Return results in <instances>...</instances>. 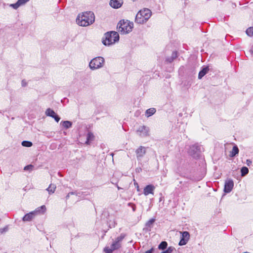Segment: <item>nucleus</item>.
<instances>
[{"label":"nucleus","mask_w":253,"mask_h":253,"mask_svg":"<svg viewBox=\"0 0 253 253\" xmlns=\"http://www.w3.org/2000/svg\"><path fill=\"white\" fill-rule=\"evenodd\" d=\"M123 3V0H110L109 5L114 9H118L122 6Z\"/></svg>","instance_id":"f8f14e48"},{"label":"nucleus","mask_w":253,"mask_h":253,"mask_svg":"<svg viewBox=\"0 0 253 253\" xmlns=\"http://www.w3.org/2000/svg\"><path fill=\"white\" fill-rule=\"evenodd\" d=\"M104 252H105L106 253H108V252H107V251L106 250V247L104 249Z\"/></svg>","instance_id":"37998d69"},{"label":"nucleus","mask_w":253,"mask_h":253,"mask_svg":"<svg viewBox=\"0 0 253 253\" xmlns=\"http://www.w3.org/2000/svg\"><path fill=\"white\" fill-rule=\"evenodd\" d=\"M241 176H244L249 173V169L246 167H243L241 169Z\"/></svg>","instance_id":"bb28decb"},{"label":"nucleus","mask_w":253,"mask_h":253,"mask_svg":"<svg viewBox=\"0 0 253 253\" xmlns=\"http://www.w3.org/2000/svg\"><path fill=\"white\" fill-rule=\"evenodd\" d=\"M188 240H185L184 239H180L178 245L179 246L185 245L187 244Z\"/></svg>","instance_id":"473e14b6"},{"label":"nucleus","mask_w":253,"mask_h":253,"mask_svg":"<svg viewBox=\"0 0 253 253\" xmlns=\"http://www.w3.org/2000/svg\"><path fill=\"white\" fill-rule=\"evenodd\" d=\"M181 234V239H184L186 240H189L190 237V234L187 231H184L183 232H180Z\"/></svg>","instance_id":"b1692460"},{"label":"nucleus","mask_w":253,"mask_h":253,"mask_svg":"<svg viewBox=\"0 0 253 253\" xmlns=\"http://www.w3.org/2000/svg\"><path fill=\"white\" fill-rule=\"evenodd\" d=\"M119 34L115 31L108 32L105 34V39L103 40L102 43L106 46H109L114 44L119 41Z\"/></svg>","instance_id":"7ed1b4c3"},{"label":"nucleus","mask_w":253,"mask_h":253,"mask_svg":"<svg viewBox=\"0 0 253 253\" xmlns=\"http://www.w3.org/2000/svg\"><path fill=\"white\" fill-rule=\"evenodd\" d=\"M146 150H147V147H145L143 146H139L135 150V152L136 154V159L138 161H141L142 159L143 158V157L145 156V155L146 153Z\"/></svg>","instance_id":"6e6552de"},{"label":"nucleus","mask_w":253,"mask_h":253,"mask_svg":"<svg viewBox=\"0 0 253 253\" xmlns=\"http://www.w3.org/2000/svg\"><path fill=\"white\" fill-rule=\"evenodd\" d=\"M250 52H251V53L253 55V50H250Z\"/></svg>","instance_id":"c03bdc74"},{"label":"nucleus","mask_w":253,"mask_h":253,"mask_svg":"<svg viewBox=\"0 0 253 253\" xmlns=\"http://www.w3.org/2000/svg\"><path fill=\"white\" fill-rule=\"evenodd\" d=\"M155 221V218H152L149 220L145 225L144 230L147 231H150L153 226L154 223Z\"/></svg>","instance_id":"4468645a"},{"label":"nucleus","mask_w":253,"mask_h":253,"mask_svg":"<svg viewBox=\"0 0 253 253\" xmlns=\"http://www.w3.org/2000/svg\"><path fill=\"white\" fill-rule=\"evenodd\" d=\"M252 162L251 160L250 159H247L246 160V164L248 166H250L251 165H252Z\"/></svg>","instance_id":"4c0bfd02"},{"label":"nucleus","mask_w":253,"mask_h":253,"mask_svg":"<svg viewBox=\"0 0 253 253\" xmlns=\"http://www.w3.org/2000/svg\"><path fill=\"white\" fill-rule=\"evenodd\" d=\"M7 230H8L7 227H5L4 228L0 229V233H3V232L7 231Z\"/></svg>","instance_id":"e433bc0d"},{"label":"nucleus","mask_w":253,"mask_h":253,"mask_svg":"<svg viewBox=\"0 0 253 253\" xmlns=\"http://www.w3.org/2000/svg\"><path fill=\"white\" fill-rule=\"evenodd\" d=\"M105 60L103 57L98 56L93 58L89 63V67L92 70L102 68L104 64Z\"/></svg>","instance_id":"423d86ee"},{"label":"nucleus","mask_w":253,"mask_h":253,"mask_svg":"<svg viewBox=\"0 0 253 253\" xmlns=\"http://www.w3.org/2000/svg\"><path fill=\"white\" fill-rule=\"evenodd\" d=\"M168 243L166 241H162L159 245L158 248L160 250H165L167 249Z\"/></svg>","instance_id":"a878e982"},{"label":"nucleus","mask_w":253,"mask_h":253,"mask_svg":"<svg viewBox=\"0 0 253 253\" xmlns=\"http://www.w3.org/2000/svg\"><path fill=\"white\" fill-rule=\"evenodd\" d=\"M78 193V191H72V192H69V194H71V195H75L76 196H77V193Z\"/></svg>","instance_id":"58836bf2"},{"label":"nucleus","mask_w":253,"mask_h":253,"mask_svg":"<svg viewBox=\"0 0 253 253\" xmlns=\"http://www.w3.org/2000/svg\"><path fill=\"white\" fill-rule=\"evenodd\" d=\"M155 189V187L152 184H149L146 186L143 189V194L145 196L149 194L154 195V191Z\"/></svg>","instance_id":"ddd939ff"},{"label":"nucleus","mask_w":253,"mask_h":253,"mask_svg":"<svg viewBox=\"0 0 253 253\" xmlns=\"http://www.w3.org/2000/svg\"><path fill=\"white\" fill-rule=\"evenodd\" d=\"M10 6L15 9H17L19 6H20V5L19 3H18V1H17L15 3L11 4L10 5Z\"/></svg>","instance_id":"72a5a7b5"},{"label":"nucleus","mask_w":253,"mask_h":253,"mask_svg":"<svg viewBox=\"0 0 253 253\" xmlns=\"http://www.w3.org/2000/svg\"><path fill=\"white\" fill-rule=\"evenodd\" d=\"M35 216L36 214L34 213V212H33V211H31L28 213L26 214L22 218V220L24 222L30 221L32 220Z\"/></svg>","instance_id":"2eb2a0df"},{"label":"nucleus","mask_w":253,"mask_h":253,"mask_svg":"<svg viewBox=\"0 0 253 253\" xmlns=\"http://www.w3.org/2000/svg\"><path fill=\"white\" fill-rule=\"evenodd\" d=\"M178 56V53L176 51H173L171 56L168 57L166 59V62L169 63H171Z\"/></svg>","instance_id":"dca6fc26"},{"label":"nucleus","mask_w":253,"mask_h":253,"mask_svg":"<svg viewBox=\"0 0 253 253\" xmlns=\"http://www.w3.org/2000/svg\"><path fill=\"white\" fill-rule=\"evenodd\" d=\"M137 134L142 137H146L149 135V128L145 126H139L136 130Z\"/></svg>","instance_id":"1a4fd4ad"},{"label":"nucleus","mask_w":253,"mask_h":253,"mask_svg":"<svg viewBox=\"0 0 253 253\" xmlns=\"http://www.w3.org/2000/svg\"><path fill=\"white\" fill-rule=\"evenodd\" d=\"M117 26L121 34H126L132 31L133 28V23L128 20L123 19L120 21Z\"/></svg>","instance_id":"20e7f679"},{"label":"nucleus","mask_w":253,"mask_h":253,"mask_svg":"<svg viewBox=\"0 0 253 253\" xmlns=\"http://www.w3.org/2000/svg\"><path fill=\"white\" fill-rule=\"evenodd\" d=\"M202 146L198 144H195L190 146L189 150V154L194 158H198L200 157L202 151Z\"/></svg>","instance_id":"0eeeda50"},{"label":"nucleus","mask_w":253,"mask_h":253,"mask_svg":"<svg viewBox=\"0 0 253 253\" xmlns=\"http://www.w3.org/2000/svg\"><path fill=\"white\" fill-rule=\"evenodd\" d=\"M71 195V194H69V193L67 195V196H66V200H68L69 197H70V196Z\"/></svg>","instance_id":"a19ab883"},{"label":"nucleus","mask_w":253,"mask_h":253,"mask_svg":"<svg viewBox=\"0 0 253 253\" xmlns=\"http://www.w3.org/2000/svg\"><path fill=\"white\" fill-rule=\"evenodd\" d=\"M152 15L151 11L148 8H143L138 11L135 16V21L138 24L146 23Z\"/></svg>","instance_id":"f03ea898"},{"label":"nucleus","mask_w":253,"mask_h":253,"mask_svg":"<svg viewBox=\"0 0 253 253\" xmlns=\"http://www.w3.org/2000/svg\"><path fill=\"white\" fill-rule=\"evenodd\" d=\"M46 211V207L44 205H42L40 207L37 208L35 211H33L34 213L36 214L43 213Z\"/></svg>","instance_id":"f3484780"},{"label":"nucleus","mask_w":253,"mask_h":253,"mask_svg":"<svg viewBox=\"0 0 253 253\" xmlns=\"http://www.w3.org/2000/svg\"><path fill=\"white\" fill-rule=\"evenodd\" d=\"M174 248L173 247H169L167 249L163 251V253H171Z\"/></svg>","instance_id":"c756f323"},{"label":"nucleus","mask_w":253,"mask_h":253,"mask_svg":"<svg viewBox=\"0 0 253 253\" xmlns=\"http://www.w3.org/2000/svg\"><path fill=\"white\" fill-rule=\"evenodd\" d=\"M234 186V182L232 179H228L225 181L224 187L225 193H228L230 192Z\"/></svg>","instance_id":"9d476101"},{"label":"nucleus","mask_w":253,"mask_h":253,"mask_svg":"<svg viewBox=\"0 0 253 253\" xmlns=\"http://www.w3.org/2000/svg\"><path fill=\"white\" fill-rule=\"evenodd\" d=\"M127 206L132 209V210L133 212L136 211V206L134 204L132 203H128L127 204Z\"/></svg>","instance_id":"7c9ffc66"},{"label":"nucleus","mask_w":253,"mask_h":253,"mask_svg":"<svg viewBox=\"0 0 253 253\" xmlns=\"http://www.w3.org/2000/svg\"><path fill=\"white\" fill-rule=\"evenodd\" d=\"M47 116L50 117L54 119L56 122H58L60 118L55 113V112L50 108H47L45 112Z\"/></svg>","instance_id":"9b49d317"},{"label":"nucleus","mask_w":253,"mask_h":253,"mask_svg":"<svg viewBox=\"0 0 253 253\" xmlns=\"http://www.w3.org/2000/svg\"><path fill=\"white\" fill-rule=\"evenodd\" d=\"M209 68L208 67H205L201 70L198 75V78L201 79L209 71Z\"/></svg>","instance_id":"a211bd4d"},{"label":"nucleus","mask_w":253,"mask_h":253,"mask_svg":"<svg viewBox=\"0 0 253 253\" xmlns=\"http://www.w3.org/2000/svg\"><path fill=\"white\" fill-rule=\"evenodd\" d=\"M26 83L24 82V81H22V85L23 86H26Z\"/></svg>","instance_id":"79ce46f5"},{"label":"nucleus","mask_w":253,"mask_h":253,"mask_svg":"<svg viewBox=\"0 0 253 253\" xmlns=\"http://www.w3.org/2000/svg\"><path fill=\"white\" fill-rule=\"evenodd\" d=\"M95 15L92 11H86L79 14L77 19V23L81 26H87L94 22Z\"/></svg>","instance_id":"f257e3e1"},{"label":"nucleus","mask_w":253,"mask_h":253,"mask_svg":"<svg viewBox=\"0 0 253 253\" xmlns=\"http://www.w3.org/2000/svg\"><path fill=\"white\" fill-rule=\"evenodd\" d=\"M156 112V110L154 108H151L146 111L145 114L147 117H150L154 114Z\"/></svg>","instance_id":"4be33fe9"},{"label":"nucleus","mask_w":253,"mask_h":253,"mask_svg":"<svg viewBox=\"0 0 253 253\" xmlns=\"http://www.w3.org/2000/svg\"><path fill=\"white\" fill-rule=\"evenodd\" d=\"M22 145L23 146L30 147H31L33 145L32 142L29 141H23L22 142Z\"/></svg>","instance_id":"c85d7f7f"},{"label":"nucleus","mask_w":253,"mask_h":253,"mask_svg":"<svg viewBox=\"0 0 253 253\" xmlns=\"http://www.w3.org/2000/svg\"><path fill=\"white\" fill-rule=\"evenodd\" d=\"M153 251V249L152 248L150 250L147 251L146 252H145L144 253H152Z\"/></svg>","instance_id":"ea45409f"},{"label":"nucleus","mask_w":253,"mask_h":253,"mask_svg":"<svg viewBox=\"0 0 253 253\" xmlns=\"http://www.w3.org/2000/svg\"><path fill=\"white\" fill-rule=\"evenodd\" d=\"M88 194L86 192H82L79 191L78 193H77V196H78L80 199H83L85 198L86 196H87Z\"/></svg>","instance_id":"393cba45"},{"label":"nucleus","mask_w":253,"mask_h":253,"mask_svg":"<svg viewBox=\"0 0 253 253\" xmlns=\"http://www.w3.org/2000/svg\"><path fill=\"white\" fill-rule=\"evenodd\" d=\"M56 188V187L54 184H50L46 190L48 191L49 194H51L55 192Z\"/></svg>","instance_id":"5701e85b"},{"label":"nucleus","mask_w":253,"mask_h":253,"mask_svg":"<svg viewBox=\"0 0 253 253\" xmlns=\"http://www.w3.org/2000/svg\"><path fill=\"white\" fill-rule=\"evenodd\" d=\"M246 32L248 36L250 37L253 36V27L248 28L246 30Z\"/></svg>","instance_id":"cd10ccee"},{"label":"nucleus","mask_w":253,"mask_h":253,"mask_svg":"<svg viewBox=\"0 0 253 253\" xmlns=\"http://www.w3.org/2000/svg\"><path fill=\"white\" fill-rule=\"evenodd\" d=\"M239 153V149L237 145L233 146L232 151L230 152L229 156L231 157H233L238 154Z\"/></svg>","instance_id":"412c9836"},{"label":"nucleus","mask_w":253,"mask_h":253,"mask_svg":"<svg viewBox=\"0 0 253 253\" xmlns=\"http://www.w3.org/2000/svg\"><path fill=\"white\" fill-rule=\"evenodd\" d=\"M205 174L203 173L200 175L198 177H197L196 179H195L196 180L199 181L201 180L204 177Z\"/></svg>","instance_id":"c9c22d12"},{"label":"nucleus","mask_w":253,"mask_h":253,"mask_svg":"<svg viewBox=\"0 0 253 253\" xmlns=\"http://www.w3.org/2000/svg\"><path fill=\"white\" fill-rule=\"evenodd\" d=\"M60 125H62L64 128L68 129L71 127L72 126V123L69 121H62L60 123Z\"/></svg>","instance_id":"aec40b11"},{"label":"nucleus","mask_w":253,"mask_h":253,"mask_svg":"<svg viewBox=\"0 0 253 253\" xmlns=\"http://www.w3.org/2000/svg\"><path fill=\"white\" fill-rule=\"evenodd\" d=\"M30 0H18V2L19 3L20 5H23L28 2Z\"/></svg>","instance_id":"f704fd0d"},{"label":"nucleus","mask_w":253,"mask_h":253,"mask_svg":"<svg viewBox=\"0 0 253 253\" xmlns=\"http://www.w3.org/2000/svg\"><path fill=\"white\" fill-rule=\"evenodd\" d=\"M94 136L93 133H92L91 132H90V131L88 132V133L87 134L86 140L85 141V144L87 145L89 144L90 142L91 141H92L94 139Z\"/></svg>","instance_id":"6ab92c4d"},{"label":"nucleus","mask_w":253,"mask_h":253,"mask_svg":"<svg viewBox=\"0 0 253 253\" xmlns=\"http://www.w3.org/2000/svg\"><path fill=\"white\" fill-rule=\"evenodd\" d=\"M34 168V166L32 165H29L28 166H26L24 167V169L25 170H29L30 171H32Z\"/></svg>","instance_id":"2f4dec72"},{"label":"nucleus","mask_w":253,"mask_h":253,"mask_svg":"<svg viewBox=\"0 0 253 253\" xmlns=\"http://www.w3.org/2000/svg\"><path fill=\"white\" fill-rule=\"evenodd\" d=\"M126 234L125 233H121L118 237L112 243L111 247H106V250L108 253H112L114 251L119 249L122 247V243L124 239Z\"/></svg>","instance_id":"39448f33"},{"label":"nucleus","mask_w":253,"mask_h":253,"mask_svg":"<svg viewBox=\"0 0 253 253\" xmlns=\"http://www.w3.org/2000/svg\"><path fill=\"white\" fill-rule=\"evenodd\" d=\"M137 190H139V186L137 183H136Z\"/></svg>","instance_id":"a18cd8bd"}]
</instances>
